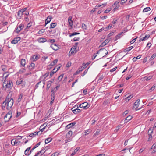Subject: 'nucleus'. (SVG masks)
I'll return each mask as SVG.
<instances>
[{
	"instance_id": "9",
	"label": "nucleus",
	"mask_w": 156,
	"mask_h": 156,
	"mask_svg": "<svg viewBox=\"0 0 156 156\" xmlns=\"http://www.w3.org/2000/svg\"><path fill=\"white\" fill-rule=\"evenodd\" d=\"M139 102L140 99H138L134 103V105L136 106V111L140 109L141 108H140L138 109H137L139 105Z\"/></svg>"
},
{
	"instance_id": "35",
	"label": "nucleus",
	"mask_w": 156,
	"mask_h": 156,
	"mask_svg": "<svg viewBox=\"0 0 156 156\" xmlns=\"http://www.w3.org/2000/svg\"><path fill=\"white\" fill-rule=\"evenodd\" d=\"M63 77V74H61V75H60L58 77V82H59L60 81L62 78Z\"/></svg>"
},
{
	"instance_id": "34",
	"label": "nucleus",
	"mask_w": 156,
	"mask_h": 156,
	"mask_svg": "<svg viewBox=\"0 0 156 156\" xmlns=\"http://www.w3.org/2000/svg\"><path fill=\"white\" fill-rule=\"evenodd\" d=\"M151 10L150 7H147L145 8L143 10V12H145Z\"/></svg>"
},
{
	"instance_id": "19",
	"label": "nucleus",
	"mask_w": 156,
	"mask_h": 156,
	"mask_svg": "<svg viewBox=\"0 0 156 156\" xmlns=\"http://www.w3.org/2000/svg\"><path fill=\"white\" fill-rule=\"evenodd\" d=\"M11 143L13 146L17 144V142L16 141V139H12L11 140Z\"/></svg>"
},
{
	"instance_id": "8",
	"label": "nucleus",
	"mask_w": 156,
	"mask_h": 156,
	"mask_svg": "<svg viewBox=\"0 0 156 156\" xmlns=\"http://www.w3.org/2000/svg\"><path fill=\"white\" fill-rule=\"evenodd\" d=\"M52 19V17L50 15L48 16V17H47V19L45 20V26H46V25L47 24L49 23Z\"/></svg>"
},
{
	"instance_id": "16",
	"label": "nucleus",
	"mask_w": 156,
	"mask_h": 156,
	"mask_svg": "<svg viewBox=\"0 0 156 156\" xmlns=\"http://www.w3.org/2000/svg\"><path fill=\"white\" fill-rule=\"evenodd\" d=\"M150 36L149 35H146L144 37H143L142 38H141L140 40H139V41H144V40H146Z\"/></svg>"
},
{
	"instance_id": "10",
	"label": "nucleus",
	"mask_w": 156,
	"mask_h": 156,
	"mask_svg": "<svg viewBox=\"0 0 156 156\" xmlns=\"http://www.w3.org/2000/svg\"><path fill=\"white\" fill-rule=\"evenodd\" d=\"M72 17L71 16H69V17L68 18V23L70 26L71 27V28H72V26L73 24V21L72 20Z\"/></svg>"
},
{
	"instance_id": "49",
	"label": "nucleus",
	"mask_w": 156,
	"mask_h": 156,
	"mask_svg": "<svg viewBox=\"0 0 156 156\" xmlns=\"http://www.w3.org/2000/svg\"><path fill=\"white\" fill-rule=\"evenodd\" d=\"M44 32V30L42 29L40 30L38 32L39 34H41Z\"/></svg>"
},
{
	"instance_id": "64",
	"label": "nucleus",
	"mask_w": 156,
	"mask_h": 156,
	"mask_svg": "<svg viewBox=\"0 0 156 156\" xmlns=\"http://www.w3.org/2000/svg\"><path fill=\"white\" fill-rule=\"evenodd\" d=\"M100 132V130L99 129H98L96 132L94 134V135L95 136L97 135Z\"/></svg>"
},
{
	"instance_id": "54",
	"label": "nucleus",
	"mask_w": 156,
	"mask_h": 156,
	"mask_svg": "<svg viewBox=\"0 0 156 156\" xmlns=\"http://www.w3.org/2000/svg\"><path fill=\"white\" fill-rule=\"evenodd\" d=\"M107 16H100V18L102 20L105 19Z\"/></svg>"
},
{
	"instance_id": "52",
	"label": "nucleus",
	"mask_w": 156,
	"mask_h": 156,
	"mask_svg": "<svg viewBox=\"0 0 156 156\" xmlns=\"http://www.w3.org/2000/svg\"><path fill=\"white\" fill-rule=\"evenodd\" d=\"M45 127H43L42 129H40L39 131H40L39 133V135H41L42 133V132H43L44 129H45Z\"/></svg>"
},
{
	"instance_id": "51",
	"label": "nucleus",
	"mask_w": 156,
	"mask_h": 156,
	"mask_svg": "<svg viewBox=\"0 0 156 156\" xmlns=\"http://www.w3.org/2000/svg\"><path fill=\"white\" fill-rule=\"evenodd\" d=\"M81 72V70H80L79 69L78 70L74 73V75H76L78 74L79 73Z\"/></svg>"
},
{
	"instance_id": "42",
	"label": "nucleus",
	"mask_w": 156,
	"mask_h": 156,
	"mask_svg": "<svg viewBox=\"0 0 156 156\" xmlns=\"http://www.w3.org/2000/svg\"><path fill=\"white\" fill-rule=\"evenodd\" d=\"M79 44V43L78 42H76L75 45L72 47V49H76L77 50V46L78 45V44Z\"/></svg>"
},
{
	"instance_id": "55",
	"label": "nucleus",
	"mask_w": 156,
	"mask_h": 156,
	"mask_svg": "<svg viewBox=\"0 0 156 156\" xmlns=\"http://www.w3.org/2000/svg\"><path fill=\"white\" fill-rule=\"evenodd\" d=\"M49 72H47L44 75V79H45L47 76H48L49 75Z\"/></svg>"
},
{
	"instance_id": "27",
	"label": "nucleus",
	"mask_w": 156,
	"mask_h": 156,
	"mask_svg": "<svg viewBox=\"0 0 156 156\" xmlns=\"http://www.w3.org/2000/svg\"><path fill=\"white\" fill-rule=\"evenodd\" d=\"M55 69H54L53 70L51 71L50 72V77H51L57 71H55Z\"/></svg>"
},
{
	"instance_id": "5",
	"label": "nucleus",
	"mask_w": 156,
	"mask_h": 156,
	"mask_svg": "<svg viewBox=\"0 0 156 156\" xmlns=\"http://www.w3.org/2000/svg\"><path fill=\"white\" fill-rule=\"evenodd\" d=\"M90 106L88 103L86 102L82 103L79 105V107L80 108H83V109H87L89 108Z\"/></svg>"
},
{
	"instance_id": "20",
	"label": "nucleus",
	"mask_w": 156,
	"mask_h": 156,
	"mask_svg": "<svg viewBox=\"0 0 156 156\" xmlns=\"http://www.w3.org/2000/svg\"><path fill=\"white\" fill-rule=\"evenodd\" d=\"M133 48V46H131L127 48L124 50V52H127L129 51Z\"/></svg>"
},
{
	"instance_id": "45",
	"label": "nucleus",
	"mask_w": 156,
	"mask_h": 156,
	"mask_svg": "<svg viewBox=\"0 0 156 156\" xmlns=\"http://www.w3.org/2000/svg\"><path fill=\"white\" fill-rule=\"evenodd\" d=\"M91 131L90 129H88L85 131L84 132V133H85V136L88 135Z\"/></svg>"
},
{
	"instance_id": "44",
	"label": "nucleus",
	"mask_w": 156,
	"mask_h": 156,
	"mask_svg": "<svg viewBox=\"0 0 156 156\" xmlns=\"http://www.w3.org/2000/svg\"><path fill=\"white\" fill-rule=\"evenodd\" d=\"M112 27V25H109L108 27L105 28V31H107L108 29H111Z\"/></svg>"
},
{
	"instance_id": "7",
	"label": "nucleus",
	"mask_w": 156,
	"mask_h": 156,
	"mask_svg": "<svg viewBox=\"0 0 156 156\" xmlns=\"http://www.w3.org/2000/svg\"><path fill=\"white\" fill-rule=\"evenodd\" d=\"M20 38L19 37L15 38L11 41V43L12 44H16L17 43L18 41H20Z\"/></svg>"
},
{
	"instance_id": "17",
	"label": "nucleus",
	"mask_w": 156,
	"mask_h": 156,
	"mask_svg": "<svg viewBox=\"0 0 156 156\" xmlns=\"http://www.w3.org/2000/svg\"><path fill=\"white\" fill-rule=\"evenodd\" d=\"M31 148V147H30L28 148H27L25 151V154L26 155H27L28 156L30 154V153H29L28 152L30 150Z\"/></svg>"
},
{
	"instance_id": "12",
	"label": "nucleus",
	"mask_w": 156,
	"mask_h": 156,
	"mask_svg": "<svg viewBox=\"0 0 156 156\" xmlns=\"http://www.w3.org/2000/svg\"><path fill=\"white\" fill-rule=\"evenodd\" d=\"M72 131L71 130L68 132L66 135V138H70L72 135Z\"/></svg>"
},
{
	"instance_id": "38",
	"label": "nucleus",
	"mask_w": 156,
	"mask_h": 156,
	"mask_svg": "<svg viewBox=\"0 0 156 156\" xmlns=\"http://www.w3.org/2000/svg\"><path fill=\"white\" fill-rule=\"evenodd\" d=\"M45 150V148L44 149H43L41 150L40 151H39V153L41 154V156H42L43 155V154L45 152V150Z\"/></svg>"
},
{
	"instance_id": "39",
	"label": "nucleus",
	"mask_w": 156,
	"mask_h": 156,
	"mask_svg": "<svg viewBox=\"0 0 156 156\" xmlns=\"http://www.w3.org/2000/svg\"><path fill=\"white\" fill-rule=\"evenodd\" d=\"M61 65L60 64H58V65L57 66L55 67L54 68L55 69H56L57 70H56V71H57L58 70L60 67H61Z\"/></svg>"
},
{
	"instance_id": "6",
	"label": "nucleus",
	"mask_w": 156,
	"mask_h": 156,
	"mask_svg": "<svg viewBox=\"0 0 156 156\" xmlns=\"http://www.w3.org/2000/svg\"><path fill=\"white\" fill-rule=\"evenodd\" d=\"M39 58V55H34L31 56L30 58V60L31 61H35L37 60Z\"/></svg>"
},
{
	"instance_id": "24",
	"label": "nucleus",
	"mask_w": 156,
	"mask_h": 156,
	"mask_svg": "<svg viewBox=\"0 0 156 156\" xmlns=\"http://www.w3.org/2000/svg\"><path fill=\"white\" fill-rule=\"evenodd\" d=\"M57 25V23L55 22L51 23L50 25V28H53L55 27Z\"/></svg>"
},
{
	"instance_id": "43",
	"label": "nucleus",
	"mask_w": 156,
	"mask_h": 156,
	"mask_svg": "<svg viewBox=\"0 0 156 156\" xmlns=\"http://www.w3.org/2000/svg\"><path fill=\"white\" fill-rule=\"evenodd\" d=\"M22 82H23L22 80L21 79H20L19 80L17 81L16 82V85H19L20 84L22 83Z\"/></svg>"
},
{
	"instance_id": "11",
	"label": "nucleus",
	"mask_w": 156,
	"mask_h": 156,
	"mask_svg": "<svg viewBox=\"0 0 156 156\" xmlns=\"http://www.w3.org/2000/svg\"><path fill=\"white\" fill-rule=\"evenodd\" d=\"M51 47L55 51L58 50V48L56 44H52Z\"/></svg>"
},
{
	"instance_id": "25",
	"label": "nucleus",
	"mask_w": 156,
	"mask_h": 156,
	"mask_svg": "<svg viewBox=\"0 0 156 156\" xmlns=\"http://www.w3.org/2000/svg\"><path fill=\"white\" fill-rule=\"evenodd\" d=\"M21 65L24 66L26 64L25 60L24 59H22L20 62Z\"/></svg>"
},
{
	"instance_id": "21",
	"label": "nucleus",
	"mask_w": 156,
	"mask_h": 156,
	"mask_svg": "<svg viewBox=\"0 0 156 156\" xmlns=\"http://www.w3.org/2000/svg\"><path fill=\"white\" fill-rule=\"evenodd\" d=\"M53 110L52 109H49L47 112L48 115L47 117L49 118L50 117L51 114L53 112Z\"/></svg>"
},
{
	"instance_id": "41",
	"label": "nucleus",
	"mask_w": 156,
	"mask_h": 156,
	"mask_svg": "<svg viewBox=\"0 0 156 156\" xmlns=\"http://www.w3.org/2000/svg\"><path fill=\"white\" fill-rule=\"evenodd\" d=\"M80 34L79 33L76 32H74L72 33L71 34L69 35V37H71L72 36H74L77 34Z\"/></svg>"
},
{
	"instance_id": "62",
	"label": "nucleus",
	"mask_w": 156,
	"mask_h": 156,
	"mask_svg": "<svg viewBox=\"0 0 156 156\" xmlns=\"http://www.w3.org/2000/svg\"><path fill=\"white\" fill-rule=\"evenodd\" d=\"M114 33V32H112L110 33L108 35V37H109L112 36Z\"/></svg>"
},
{
	"instance_id": "57",
	"label": "nucleus",
	"mask_w": 156,
	"mask_h": 156,
	"mask_svg": "<svg viewBox=\"0 0 156 156\" xmlns=\"http://www.w3.org/2000/svg\"><path fill=\"white\" fill-rule=\"evenodd\" d=\"M101 50H104L105 51H106V50L105 48H103L100 49L99 50L97 51L96 54H98L99 53V51Z\"/></svg>"
},
{
	"instance_id": "63",
	"label": "nucleus",
	"mask_w": 156,
	"mask_h": 156,
	"mask_svg": "<svg viewBox=\"0 0 156 156\" xmlns=\"http://www.w3.org/2000/svg\"><path fill=\"white\" fill-rule=\"evenodd\" d=\"M88 70V69H87L84 71L83 74L82 75V76H83L85 74H86V73H87Z\"/></svg>"
},
{
	"instance_id": "4",
	"label": "nucleus",
	"mask_w": 156,
	"mask_h": 156,
	"mask_svg": "<svg viewBox=\"0 0 156 156\" xmlns=\"http://www.w3.org/2000/svg\"><path fill=\"white\" fill-rule=\"evenodd\" d=\"M79 107L76 105L73 107L71 110L75 114H77L81 112V110L78 108Z\"/></svg>"
},
{
	"instance_id": "15",
	"label": "nucleus",
	"mask_w": 156,
	"mask_h": 156,
	"mask_svg": "<svg viewBox=\"0 0 156 156\" xmlns=\"http://www.w3.org/2000/svg\"><path fill=\"white\" fill-rule=\"evenodd\" d=\"M154 128V127H150L148 132V135L151 136L152 135L153 131Z\"/></svg>"
},
{
	"instance_id": "13",
	"label": "nucleus",
	"mask_w": 156,
	"mask_h": 156,
	"mask_svg": "<svg viewBox=\"0 0 156 156\" xmlns=\"http://www.w3.org/2000/svg\"><path fill=\"white\" fill-rule=\"evenodd\" d=\"M58 61V60L57 59H55L54 60L53 62L51 63L48 66H53L56 64L57 62Z\"/></svg>"
},
{
	"instance_id": "31",
	"label": "nucleus",
	"mask_w": 156,
	"mask_h": 156,
	"mask_svg": "<svg viewBox=\"0 0 156 156\" xmlns=\"http://www.w3.org/2000/svg\"><path fill=\"white\" fill-rule=\"evenodd\" d=\"M141 55H139L136 57H135L133 59V62H135L137 59H139L141 57Z\"/></svg>"
},
{
	"instance_id": "18",
	"label": "nucleus",
	"mask_w": 156,
	"mask_h": 156,
	"mask_svg": "<svg viewBox=\"0 0 156 156\" xmlns=\"http://www.w3.org/2000/svg\"><path fill=\"white\" fill-rule=\"evenodd\" d=\"M52 140L51 137H48L45 140V143L46 144H48L51 142Z\"/></svg>"
},
{
	"instance_id": "30",
	"label": "nucleus",
	"mask_w": 156,
	"mask_h": 156,
	"mask_svg": "<svg viewBox=\"0 0 156 156\" xmlns=\"http://www.w3.org/2000/svg\"><path fill=\"white\" fill-rule=\"evenodd\" d=\"M156 84L155 83L153 85L152 87L149 90V91H150V92L152 91L156 88Z\"/></svg>"
},
{
	"instance_id": "48",
	"label": "nucleus",
	"mask_w": 156,
	"mask_h": 156,
	"mask_svg": "<svg viewBox=\"0 0 156 156\" xmlns=\"http://www.w3.org/2000/svg\"><path fill=\"white\" fill-rule=\"evenodd\" d=\"M82 28L85 30H86L87 29V26L84 23H83L82 25Z\"/></svg>"
},
{
	"instance_id": "14",
	"label": "nucleus",
	"mask_w": 156,
	"mask_h": 156,
	"mask_svg": "<svg viewBox=\"0 0 156 156\" xmlns=\"http://www.w3.org/2000/svg\"><path fill=\"white\" fill-rule=\"evenodd\" d=\"M47 39L45 38H40L38 39V41L39 43H43L46 42Z\"/></svg>"
},
{
	"instance_id": "33",
	"label": "nucleus",
	"mask_w": 156,
	"mask_h": 156,
	"mask_svg": "<svg viewBox=\"0 0 156 156\" xmlns=\"http://www.w3.org/2000/svg\"><path fill=\"white\" fill-rule=\"evenodd\" d=\"M51 85V83L48 82L47 83L46 87V90H48Z\"/></svg>"
},
{
	"instance_id": "26",
	"label": "nucleus",
	"mask_w": 156,
	"mask_h": 156,
	"mask_svg": "<svg viewBox=\"0 0 156 156\" xmlns=\"http://www.w3.org/2000/svg\"><path fill=\"white\" fill-rule=\"evenodd\" d=\"M76 122H74L72 123L68 124L66 126V127H73L76 124Z\"/></svg>"
},
{
	"instance_id": "23",
	"label": "nucleus",
	"mask_w": 156,
	"mask_h": 156,
	"mask_svg": "<svg viewBox=\"0 0 156 156\" xmlns=\"http://www.w3.org/2000/svg\"><path fill=\"white\" fill-rule=\"evenodd\" d=\"M123 33V32H122L119 33L118 35H117L115 37V41H116L118 38L121 37V35Z\"/></svg>"
},
{
	"instance_id": "53",
	"label": "nucleus",
	"mask_w": 156,
	"mask_h": 156,
	"mask_svg": "<svg viewBox=\"0 0 156 156\" xmlns=\"http://www.w3.org/2000/svg\"><path fill=\"white\" fill-rule=\"evenodd\" d=\"M21 30V29L19 28V27H17L16 29V31L17 33H19Z\"/></svg>"
},
{
	"instance_id": "1",
	"label": "nucleus",
	"mask_w": 156,
	"mask_h": 156,
	"mask_svg": "<svg viewBox=\"0 0 156 156\" xmlns=\"http://www.w3.org/2000/svg\"><path fill=\"white\" fill-rule=\"evenodd\" d=\"M9 96V95L7 96L5 100L2 105V108L3 110H5V108L7 110H9L11 108L13 105V100L12 98H10Z\"/></svg>"
},
{
	"instance_id": "40",
	"label": "nucleus",
	"mask_w": 156,
	"mask_h": 156,
	"mask_svg": "<svg viewBox=\"0 0 156 156\" xmlns=\"http://www.w3.org/2000/svg\"><path fill=\"white\" fill-rule=\"evenodd\" d=\"M66 139L65 140V143H66L68 142L71 141L72 140L71 138H66Z\"/></svg>"
},
{
	"instance_id": "46",
	"label": "nucleus",
	"mask_w": 156,
	"mask_h": 156,
	"mask_svg": "<svg viewBox=\"0 0 156 156\" xmlns=\"http://www.w3.org/2000/svg\"><path fill=\"white\" fill-rule=\"evenodd\" d=\"M29 66L31 67V69H33L35 67V64L34 63L31 62Z\"/></svg>"
},
{
	"instance_id": "32",
	"label": "nucleus",
	"mask_w": 156,
	"mask_h": 156,
	"mask_svg": "<svg viewBox=\"0 0 156 156\" xmlns=\"http://www.w3.org/2000/svg\"><path fill=\"white\" fill-rule=\"evenodd\" d=\"M23 96V94H21L19 96V98L17 100V101L18 102H20L21 101L22 98Z\"/></svg>"
},
{
	"instance_id": "2",
	"label": "nucleus",
	"mask_w": 156,
	"mask_h": 156,
	"mask_svg": "<svg viewBox=\"0 0 156 156\" xmlns=\"http://www.w3.org/2000/svg\"><path fill=\"white\" fill-rule=\"evenodd\" d=\"M4 83L5 84V88H8L9 90L12 89L13 86V83L11 80H9V81H8L7 82L6 80H5Z\"/></svg>"
},
{
	"instance_id": "22",
	"label": "nucleus",
	"mask_w": 156,
	"mask_h": 156,
	"mask_svg": "<svg viewBox=\"0 0 156 156\" xmlns=\"http://www.w3.org/2000/svg\"><path fill=\"white\" fill-rule=\"evenodd\" d=\"M128 94H126L125 96L126 98H125V99H127L128 100V101H129L133 97V96L131 95L129 96H128Z\"/></svg>"
},
{
	"instance_id": "56",
	"label": "nucleus",
	"mask_w": 156,
	"mask_h": 156,
	"mask_svg": "<svg viewBox=\"0 0 156 156\" xmlns=\"http://www.w3.org/2000/svg\"><path fill=\"white\" fill-rule=\"evenodd\" d=\"M115 6V7L113 10V11H115L116 10L118 9L119 7V5H116Z\"/></svg>"
},
{
	"instance_id": "59",
	"label": "nucleus",
	"mask_w": 156,
	"mask_h": 156,
	"mask_svg": "<svg viewBox=\"0 0 156 156\" xmlns=\"http://www.w3.org/2000/svg\"><path fill=\"white\" fill-rule=\"evenodd\" d=\"M137 37H137L136 38L133 39L131 41H130V43L131 44H132L135 41H136V40Z\"/></svg>"
},
{
	"instance_id": "60",
	"label": "nucleus",
	"mask_w": 156,
	"mask_h": 156,
	"mask_svg": "<svg viewBox=\"0 0 156 156\" xmlns=\"http://www.w3.org/2000/svg\"><path fill=\"white\" fill-rule=\"evenodd\" d=\"M119 1H118L115 2L114 4V5L115 6L118 5V4L119 3Z\"/></svg>"
},
{
	"instance_id": "29",
	"label": "nucleus",
	"mask_w": 156,
	"mask_h": 156,
	"mask_svg": "<svg viewBox=\"0 0 156 156\" xmlns=\"http://www.w3.org/2000/svg\"><path fill=\"white\" fill-rule=\"evenodd\" d=\"M77 51V50L75 49H72V48H71L70 51V52H71V54H73L74 53H76Z\"/></svg>"
},
{
	"instance_id": "37",
	"label": "nucleus",
	"mask_w": 156,
	"mask_h": 156,
	"mask_svg": "<svg viewBox=\"0 0 156 156\" xmlns=\"http://www.w3.org/2000/svg\"><path fill=\"white\" fill-rule=\"evenodd\" d=\"M27 8H25L23 9H22L20 11V12H21L22 13V15L23 14V13L24 12H25V11L27 10Z\"/></svg>"
},
{
	"instance_id": "58",
	"label": "nucleus",
	"mask_w": 156,
	"mask_h": 156,
	"mask_svg": "<svg viewBox=\"0 0 156 156\" xmlns=\"http://www.w3.org/2000/svg\"><path fill=\"white\" fill-rule=\"evenodd\" d=\"M76 150H75L71 154V156H73L75 154L77 153Z\"/></svg>"
},
{
	"instance_id": "36",
	"label": "nucleus",
	"mask_w": 156,
	"mask_h": 156,
	"mask_svg": "<svg viewBox=\"0 0 156 156\" xmlns=\"http://www.w3.org/2000/svg\"><path fill=\"white\" fill-rule=\"evenodd\" d=\"M132 117L131 115H129L127 116L125 119V120H127L128 121L130 120L132 118Z\"/></svg>"
},
{
	"instance_id": "28",
	"label": "nucleus",
	"mask_w": 156,
	"mask_h": 156,
	"mask_svg": "<svg viewBox=\"0 0 156 156\" xmlns=\"http://www.w3.org/2000/svg\"><path fill=\"white\" fill-rule=\"evenodd\" d=\"M55 98V96H51V100L50 103V105H51L52 104Z\"/></svg>"
},
{
	"instance_id": "61",
	"label": "nucleus",
	"mask_w": 156,
	"mask_h": 156,
	"mask_svg": "<svg viewBox=\"0 0 156 156\" xmlns=\"http://www.w3.org/2000/svg\"><path fill=\"white\" fill-rule=\"evenodd\" d=\"M80 39L79 37H75L73 39V40H72V41H79Z\"/></svg>"
},
{
	"instance_id": "3",
	"label": "nucleus",
	"mask_w": 156,
	"mask_h": 156,
	"mask_svg": "<svg viewBox=\"0 0 156 156\" xmlns=\"http://www.w3.org/2000/svg\"><path fill=\"white\" fill-rule=\"evenodd\" d=\"M12 112L9 111L5 116L4 117V120L5 122H8L12 117Z\"/></svg>"
},
{
	"instance_id": "50",
	"label": "nucleus",
	"mask_w": 156,
	"mask_h": 156,
	"mask_svg": "<svg viewBox=\"0 0 156 156\" xmlns=\"http://www.w3.org/2000/svg\"><path fill=\"white\" fill-rule=\"evenodd\" d=\"M119 127H117V128L115 129H114V128H112L111 129V130L112 131L114 130L115 133H116V132H117L119 130Z\"/></svg>"
},
{
	"instance_id": "47",
	"label": "nucleus",
	"mask_w": 156,
	"mask_h": 156,
	"mask_svg": "<svg viewBox=\"0 0 156 156\" xmlns=\"http://www.w3.org/2000/svg\"><path fill=\"white\" fill-rule=\"evenodd\" d=\"M152 78V76H150L148 77L145 76L144 77L145 80H149L151 79Z\"/></svg>"
}]
</instances>
